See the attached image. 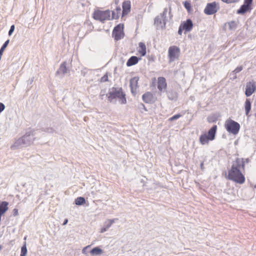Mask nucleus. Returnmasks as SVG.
Masks as SVG:
<instances>
[{"instance_id":"f257e3e1","label":"nucleus","mask_w":256,"mask_h":256,"mask_svg":"<svg viewBox=\"0 0 256 256\" xmlns=\"http://www.w3.org/2000/svg\"><path fill=\"white\" fill-rule=\"evenodd\" d=\"M244 168V158H236L232 162L231 168L228 171V178L240 184H244L245 178L241 170Z\"/></svg>"},{"instance_id":"f03ea898","label":"nucleus","mask_w":256,"mask_h":256,"mask_svg":"<svg viewBox=\"0 0 256 256\" xmlns=\"http://www.w3.org/2000/svg\"><path fill=\"white\" fill-rule=\"evenodd\" d=\"M108 98L110 102H112V100L118 98L121 104H125L126 102V95L122 92L121 88H112L108 92Z\"/></svg>"},{"instance_id":"7ed1b4c3","label":"nucleus","mask_w":256,"mask_h":256,"mask_svg":"<svg viewBox=\"0 0 256 256\" xmlns=\"http://www.w3.org/2000/svg\"><path fill=\"white\" fill-rule=\"evenodd\" d=\"M93 18L94 20L104 23L106 20H110V10H95L93 13Z\"/></svg>"},{"instance_id":"20e7f679","label":"nucleus","mask_w":256,"mask_h":256,"mask_svg":"<svg viewBox=\"0 0 256 256\" xmlns=\"http://www.w3.org/2000/svg\"><path fill=\"white\" fill-rule=\"evenodd\" d=\"M225 128L228 132L235 135L238 132L240 125L238 122L228 119L225 122Z\"/></svg>"},{"instance_id":"39448f33","label":"nucleus","mask_w":256,"mask_h":256,"mask_svg":"<svg viewBox=\"0 0 256 256\" xmlns=\"http://www.w3.org/2000/svg\"><path fill=\"white\" fill-rule=\"evenodd\" d=\"M168 10L167 8H164L162 13L160 16H157L154 20V24L156 25L158 28H165L166 24V18Z\"/></svg>"},{"instance_id":"423d86ee","label":"nucleus","mask_w":256,"mask_h":256,"mask_svg":"<svg viewBox=\"0 0 256 256\" xmlns=\"http://www.w3.org/2000/svg\"><path fill=\"white\" fill-rule=\"evenodd\" d=\"M180 54V49L176 46H171L168 48V57L170 62L177 59Z\"/></svg>"},{"instance_id":"0eeeda50","label":"nucleus","mask_w":256,"mask_h":256,"mask_svg":"<svg viewBox=\"0 0 256 256\" xmlns=\"http://www.w3.org/2000/svg\"><path fill=\"white\" fill-rule=\"evenodd\" d=\"M124 25L118 24L113 30L112 36L116 40H120L124 36Z\"/></svg>"},{"instance_id":"6e6552de","label":"nucleus","mask_w":256,"mask_h":256,"mask_svg":"<svg viewBox=\"0 0 256 256\" xmlns=\"http://www.w3.org/2000/svg\"><path fill=\"white\" fill-rule=\"evenodd\" d=\"M253 0H244V2L241 6L240 8L237 10V14H244L248 12H250L252 10V2Z\"/></svg>"},{"instance_id":"1a4fd4ad","label":"nucleus","mask_w":256,"mask_h":256,"mask_svg":"<svg viewBox=\"0 0 256 256\" xmlns=\"http://www.w3.org/2000/svg\"><path fill=\"white\" fill-rule=\"evenodd\" d=\"M219 8L218 4L215 2L208 3L204 10V12L208 15L213 14L217 12Z\"/></svg>"},{"instance_id":"9d476101","label":"nucleus","mask_w":256,"mask_h":256,"mask_svg":"<svg viewBox=\"0 0 256 256\" xmlns=\"http://www.w3.org/2000/svg\"><path fill=\"white\" fill-rule=\"evenodd\" d=\"M256 90V82H250L246 84L245 94L246 96H250Z\"/></svg>"},{"instance_id":"9b49d317","label":"nucleus","mask_w":256,"mask_h":256,"mask_svg":"<svg viewBox=\"0 0 256 256\" xmlns=\"http://www.w3.org/2000/svg\"><path fill=\"white\" fill-rule=\"evenodd\" d=\"M22 138L24 140V144L26 146H29L34 140V132L32 130L28 131Z\"/></svg>"},{"instance_id":"f8f14e48","label":"nucleus","mask_w":256,"mask_h":256,"mask_svg":"<svg viewBox=\"0 0 256 256\" xmlns=\"http://www.w3.org/2000/svg\"><path fill=\"white\" fill-rule=\"evenodd\" d=\"M167 86L166 78L164 77H159L158 78V88L160 92L165 91Z\"/></svg>"},{"instance_id":"ddd939ff","label":"nucleus","mask_w":256,"mask_h":256,"mask_svg":"<svg viewBox=\"0 0 256 256\" xmlns=\"http://www.w3.org/2000/svg\"><path fill=\"white\" fill-rule=\"evenodd\" d=\"M142 98L144 102L148 104H152L156 100L154 95L150 92L144 94L142 96Z\"/></svg>"},{"instance_id":"4468645a","label":"nucleus","mask_w":256,"mask_h":256,"mask_svg":"<svg viewBox=\"0 0 256 256\" xmlns=\"http://www.w3.org/2000/svg\"><path fill=\"white\" fill-rule=\"evenodd\" d=\"M122 16L127 15L130 11L131 4L129 0L124 1L122 5Z\"/></svg>"},{"instance_id":"2eb2a0df","label":"nucleus","mask_w":256,"mask_h":256,"mask_svg":"<svg viewBox=\"0 0 256 256\" xmlns=\"http://www.w3.org/2000/svg\"><path fill=\"white\" fill-rule=\"evenodd\" d=\"M186 32H190L192 28L193 24L191 20L188 19L180 25Z\"/></svg>"},{"instance_id":"dca6fc26","label":"nucleus","mask_w":256,"mask_h":256,"mask_svg":"<svg viewBox=\"0 0 256 256\" xmlns=\"http://www.w3.org/2000/svg\"><path fill=\"white\" fill-rule=\"evenodd\" d=\"M138 77H134L130 80V87L131 92L132 94H135L136 92V90L138 87Z\"/></svg>"},{"instance_id":"f3484780","label":"nucleus","mask_w":256,"mask_h":256,"mask_svg":"<svg viewBox=\"0 0 256 256\" xmlns=\"http://www.w3.org/2000/svg\"><path fill=\"white\" fill-rule=\"evenodd\" d=\"M23 146H26L24 144V140L22 136L15 142L14 144L11 146V148L12 150H16Z\"/></svg>"},{"instance_id":"a211bd4d","label":"nucleus","mask_w":256,"mask_h":256,"mask_svg":"<svg viewBox=\"0 0 256 256\" xmlns=\"http://www.w3.org/2000/svg\"><path fill=\"white\" fill-rule=\"evenodd\" d=\"M168 98L170 100L176 101L178 98V92L174 90H170L166 92Z\"/></svg>"},{"instance_id":"6ab92c4d","label":"nucleus","mask_w":256,"mask_h":256,"mask_svg":"<svg viewBox=\"0 0 256 256\" xmlns=\"http://www.w3.org/2000/svg\"><path fill=\"white\" fill-rule=\"evenodd\" d=\"M217 130V126L214 125L208 131V137L210 140H212L215 138V136Z\"/></svg>"},{"instance_id":"aec40b11","label":"nucleus","mask_w":256,"mask_h":256,"mask_svg":"<svg viewBox=\"0 0 256 256\" xmlns=\"http://www.w3.org/2000/svg\"><path fill=\"white\" fill-rule=\"evenodd\" d=\"M251 104L250 99L246 98L244 103V110L246 115L248 117L250 116V112L251 110Z\"/></svg>"},{"instance_id":"412c9836","label":"nucleus","mask_w":256,"mask_h":256,"mask_svg":"<svg viewBox=\"0 0 256 256\" xmlns=\"http://www.w3.org/2000/svg\"><path fill=\"white\" fill-rule=\"evenodd\" d=\"M8 203L4 201L0 202V217H1L8 210Z\"/></svg>"},{"instance_id":"4be33fe9","label":"nucleus","mask_w":256,"mask_h":256,"mask_svg":"<svg viewBox=\"0 0 256 256\" xmlns=\"http://www.w3.org/2000/svg\"><path fill=\"white\" fill-rule=\"evenodd\" d=\"M68 72V70L66 66V62H64L60 64V68L56 72V74L64 75L67 74Z\"/></svg>"},{"instance_id":"5701e85b","label":"nucleus","mask_w":256,"mask_h":256,"mask_svg":"<svg viewBox=\"0 0 256 256\" xmlns=\"http://www.w3.org/2000/svg\"><path fill=\"white\" fill-rule=\"evenodd\" d=\"M140 59V58L136 56H132L128 60L126 66H134L138 62Z\"/></svg>"},{"instance_id":"b1692460","label":"nucleus","mask_w":256,"mask_h":256,"mask_svg":"<svg viewBox=\"0 0 256 256\" xmlns=\"http://www.w3.org/2000/svg\"><path fill=\"white\" fill-rule=\"evenodd\" d=\"M103 253V250L99 247H94L90 251V254L93 256H100Z\"/></svg>"},{"instance_id":"393cba45","label":"nucleus","mask_w":256,"mask_h":256,"mask_svg":"<svg viewBox=\"0 0 256 256\" xmlns=\"http://www.w3.org/2000/svg\"><path fill=\"white\" fill-rule=\"evenodd\" d=\"M139 50L138 52L142 56H144L146 54V46L144 43L140 42L138 44Z\"/></svg>"},{"instance_id":"a878e982","label":"nucleus","mask_w":256,"mask_h":256,"mask_svg":"<svg viewBox=\"0 0 256 256\" xmlns=\"http://www.w3.org/2000/svg\"><path fill=\"white\" fill-rule=\"evenodd\" d=\"M209 140H210L206 134H202L200 137V142L202 145L208 144Z\"/></svg>"},{"instance_id":"bb28decb","label":"nucleus","mask_w":256,"mask_h":256,"mask_svg":"<svg viewBox=\"0 0 256 256\" xmlns=\"http://www.w3.org/2000/svg\"><path fill=\"white\" fill-rule=\"evenodd\" d=\"M86 203L85 198L83 197H78L75 200V204L78 206H81Z\"/></svg>"},{"instance_id":"cd10ccee","label":"nucleus","mask_w":256,"mask_h":256,"mask_svg":"<svg viewBox=\"0 0 256 256\" xmlns=\"http://www.w3.org/2000/svg\"><path fill=\"white\" fill-rule=\"evenodd\" d=\"M228 26L230 30H233L236 28L237 24L235 21H231L228 22Z\"/></svg>"},{"instance_id":"c85d7f7f","label":"nucleus","mask_w":256,"mask_h":256,"mask_svg":"<svg viewBox=\"0 0 256 256\" xmlns=\"http://www.w3.org/2000/svg\"><path fill=\"white\" fill-rule=\"evenodd\" d=\"M9 40H8L4 42V43L3 44V45L0 49V54H2L4 51V50L5 48L7 47L8 44H9Z\"/></svg>"},{"instance_id":"c756f323","label":"nucleus","mask_w":256,"mask_h":256,"mask_svg":"<svg viewBox=\"0 0 256 256\" xmlns=\"http://www.w3.org/2000/svg\"><path fill=\"white\" fill-rule=\"evenodd\" d=\"M27 254V248L26 244L24 245L21 248L20 256H26Z\"/></svg>"},{"instance_id":"7c9ffc66","label":"nucleus","mask_w":256,"mask_h":256,"mask_svg":"<svg viewBox=\"0 0 256 256\" xmlns=\"http://www.w3.org/2000/svg\"><path fill=\"white\" fill-rule=\"evenodd\" d=\"M184 6L188 12H190L191 10V4L190 2L185 1L184 2Z\"/></svg>"},{"instance_id":"2f4dec72","label":"nucleus","mask_w":256,"mask_h":256,"mask_svg":"<svg viewBox=\"0 0 256 256\" xmlns=\"http://www.w3.org/2000/svg\"><path fill=\"white\" fill-rule=\"evenodd\" d=\"M243 69V67L242 66H240L237 67L234 70H233L231 74H236L237 73L241 72Z\"/></svg>"},{"instance_id":"473e14b6","label":"nucleus","mask_w":256,"mask_h":256,"mask_svg":"<svg viewBox=\"0 0 256 256\" xmlns=\"http://www.w3.org/2000/svg\"><path fill=\"white\" fill-rule=\"evenodd\" d=\"M182 116V114H175L174 116L170 118L168 120L170 122L173 121V120H176Z\"/></svg>"},{"instance_id":"72a5a7b5","label":"nucleus","mask_w":256,"mask_h":256,"mask_svg":"<svg viewBox=\"0 0 256 256\" xmlns=\"http://www.w3.org/2000/svg\"><path fill=\"white\" fill-rule=\"evenodd\" d=\"M119 15L116 14V11L112 10V18L110 20L118 19L119 18Z\"/></svg>"},{"instance_id":"f704fd0d","label":"nucleus","mask_w":256,"mask_h":256,"mask_svg":"<svg viewBox=\"0 0 256 256\" xmlns=\"http://www.w3.org/2000/svg\"><path fill=\"white\" fill-rule=\"evenodd\" d=\"M221 0L223 2H226L227 4H230V3H232V2H236L238 0Z\"/></svg>"},{"instance_id":"c9c22d12","label":"nucleus","mask_w":256,"mask_h":256,"mask_svg":"<svg viewBox=\"0 0 256 256\" xmlns=\"http://www.w3.org/2000/svg\"><path fill=\"white\" fill-rule=\"evenodd\" d=\"M114 11H116V14L120 16V14L121 13V8H120V6H116Z\"/></svg>"},{"instance_id":"e433bc0d","label":"nucleus","mask_w":256,"mask_h":256,"mask_svg":"<svg viewBox=\"0 0 256 256\" xmlns=\"http://www.w3.org/2000/svg\"><path fill=\"white\" fill-rule=\"evenodd\" d=\"M14 25H12L11 26L10 28V29L8 31V35L9 36H10L12 33L14 32Z\"/></svg>"},{"instance_id":"4c0bfd02","label":"nucleus","mask_w":256,"mask_h":256,"mask_svg":"<svg viewBox=\"0 0 256 256\" xmlns=\"http://www.w3.org/2000/svg\"><path fill=\"white\" fill-rule=\"evenodd\" d=\"M100 81L102 82H106L108 81V76L106 74L104 76H103L101 78Z\"/></svg>"},{"instance_id":"58836bf2","label":"nucleus","mask_w":256,"mask_h":256,"mask_svg":"<svg viewBox=\"0 0 256 256\" xmlns=\"http://www.w3.org/2000/svg\"><path fill=\"white\" fill-rule=\"evenodd\" d=\"M90 245H88V246H85L84 248L82 250V254H87L86 249L90 248Z\"/></svg>"},{"instance_id":"ea45409f","label":"nucleus","mask_w":256,"mask_h":256,"mask_svg":"<svg viewBox=\"0 0 256 256\" xmlns=\"http://www.w3.org/2000/svg\"><path fill=\"white\" fill-rule=\"evenodd\" d=\"M5 106L2 102H0V114L4 110Z\"/></svg>"},{"instance_id":"a19ab883","label":"nucleus","mask_w":256,"mask_h":256,"mask_svg":"<svg viewBox=\"0 0 256 256\" xmlns=\"http://www.w3.org/2000/svg\"><path fill=\"white\" fill-rule=\"evenodd\" d=\"M44 131L48 133H52L54 132V130L51 128H48L44 129Z\"/></svg>"},{"instance_id":"79ce46f5","label":"nucleus","mask_w":256,"mask_h":256,"mask_svg":"<svg viewBox=\"0 0 256 256\" xmlns=\"http://www.w3.org/2000/svg\"><path fill=\"white\" fill-rule=\"evenodd\" d=\"M111 226H112V224L108 222V220L106 221L105 222L104 225V226L107 229H108Z\"/></svg>"},{"instance_id":"37998d69","label":"nucleus","mask_w":256,"mask_h":256,"mask_svg":"<svg viewBox=\"0 0 256 256\" xmlns=\"http://www.w3.org/2000/svg\"><path fill=\"white\" fill-rule=\"evenodd\" d=\"M12 214L14 216H18V210L14 208L12 211Z\"/></svg>"},{"instance_id":"c03bdc74","label":"nucleus","mask_w":256,"mask_h":256,"mask_svg":"<svg viewBox=\"0 0 256 256\" xmlns=\"http://www.w3.org/2000/svg\"><path fill=\"white\" fill-rule=\"evenodd\" d=\"M184 30V29L182 28V26H179L178 30V34L180 35H182V30Z\"/></svg>"},{"instance_id":"a18cd8bd","label":"nucleus","mask_w":256,"mask_h":256,"mask_svg":"<svg viewBox=\"0 0 256 256\" xmlns=\"http://www.w3.org/2000/svg\"><path fill=\"white\" fill-rule=\"evenodd\" d=\"M108 229L106 228L104 226V227L100 230V232L103 233L106 232Z\"/></svg>"},{"instance_id":"49530a36","label":"nucleus","mask_w":256,"mask_h":256,"mask_svg":"<svg viewBox=\"0 0 256 256\" xmlns=\"http://www.w3.org/2000/svg\"><path fill=\"white\" fill-rule=\"evenodd\" d=\"M115 220H116V219H112V220H108V222L110 223L112 225V224L114 222Z\"/></svg>"},{"instance_id":"de8ad7c7","label":"nucleus","mask_w":256,"mask_h":256,"mask_svg":"<svg viewBox=\"0 0 256 256\" xmlns=\"http://www.w3.org/2000/svg\"><path fill=\"white\" fill-rule=\"evenodd\" d=\"M34 78H32L31 79L28 80V83L31 84L34 82Z\"/></svg>"},{"instance_id":"09e8293b","label":"nucleus","mask_w":256,"mask_h":256,"mask_svg":"<svg viewBox=\"0 0 256 256\" xmlns=\"http://www.w3.org/2000/svg\"><path fill=\"white\" fill-rule=\"evenodd\" d=\"M68 222V219H65V220H64V222H63V224H63L64 226V225L66 224Z\"/></svg>"},{"instance_id":"8fccbe9b","label":"nucleus","mask_w":256,"mask_h":256,"mask_svg":"<svg viewBox=\"0 0 256 256\" xmlns=\"http://www.w3.org/2000/svg\"><path fill=\"white\" fill-rule=\"evenodd\" d=\"M230 75L232 76V77L231 78L232 80H234V79L236 78H237L236 74H230Z\"/></svg>"},{"instance_id":"3c124183","label":"nucleus","mask_w":256,"mask_h":256,"mask_svg":"<svg viewBox=\"0 0 256 256\" xmlns=\"http://www.w3.org/2000/svg\"><path fill=\"white\" fill-rule=\"evenodd\" d=\"M244 163H245V162H246V163H248V162H249V159H248V158H246V159L245 160H244Z\"/></svg>"},{"instance_id":"603ef678","label":"nucleus","mask_w":256,"mask_h":256,"mask_svg":"<svg viewBox=\"0 0 256 256\" xmlns=\"http://www.w3.org/2000/svg\"><path fill=\"white\" fill-rule=\"evenodd\" d=\"M203 166H204V162H202L200 164V168H201V169L202 170L203 169Z\"/></svg>"},{"instance_id":"864d4df0","label":"nucleus","mask_w":256,"mask_h":256,"mask_svg":"<svg viewBox=\"0 0 256 256\" xmlns=\"http://www.w3.org/2000/svg\"><path fill=\"white\" fill-rule=\"evenodd\" d=\"M141 106H142L144 108V110H145L146 111V110H146V108H145V106H144V104H141Z\"/></svg>"},{"instance_id":"5fc2aeb1","label":"nucleus","mask_w":256,"mask_h":256,"mask_svg":"<svg viewBox=\"0 0 256 256\" xmlns=\"http://www.w3.org/2000/svg\"><path fill=\"white\" fill-rule=\"evenodd\" d=\"M104 94H100V97L101 99H102V100L103 99V98H104Z\"/></svg>"},{"instance_id":"6e6d98bb","label":"nucleus","mask_w":256,"mask_h":256,"mask_svg":"<svg viewBox=\"0 0 256 256\" xmlns=\"http://www.w3.org/2000/svg\"><path fill=\"white\" fill-rule=\"evenodd\" d=\"M254 190L256 192V184L254 186Z\"/></svg>"},{"instance_id":"4d7b16f0","label":"nucleus","mask_w":256,"mask_h":256,"mask_svg":"<svg viewBox=\"0 0 256 256\" xmlns=\"http://www.w3.org/2000/svg\"><path fill=\"white\" fill-rule=\"evenodd\" d=\"M170 10H171V9H170V12H169V14H170Z\"/></svg>"},{"instance_id":"13d9d810","label":"nucleus","mask_w":256,"mask_h":256,"mask_svg":"<svg viewBox=\"0 0 256 256\" xmlns=\"http://www.w3.org/2000/svg\"><path fill=\"white\" fill-rule=\"evenodd\" d=\"M1 248H2V246H0V250H1Z\"/></svg>"}]
</instances>
